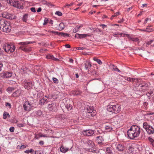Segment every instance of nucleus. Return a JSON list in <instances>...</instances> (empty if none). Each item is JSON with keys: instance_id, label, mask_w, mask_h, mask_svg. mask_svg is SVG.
<instances>
[{"instance_id": "f257e3e1", "label": "nucleus", "mask_w": 154, "mask_h": 154, "mask_svg": "<svg viewBox=\"0 0 154 154\" xmlns=\"http://www.w3.org/2000/svg\"><path fill=\"white\" fill-rule=\"evenodd\" d=\"M140 132L139 127L135 125H133L128 131V135L130 139H133L139 136Z\"/></svg>"}, {"instance_id": "f03ea898", "label": "nucleus", "mask_w": 154, "mask_h": 154, "mask_svg": "<svg viewBox=\"0 0 154 154\" xmlns=\"http://www.w3.org/2000/svg\"><path fill=\"white\" fill-rule=\"evenodd\" d=\"M0 29L4 32H8L11 31V26L7 21L2 19L0 20Z\"/></svg>"}, {"instance_id": "7ed1b4c3", "label": "nucleus", "mask_w": 154, "mask_h": 154, "mask_svg": "<svg viewBox=\"0 0 154 154\" xmlns=\"http://www.w3.org/2000/svg\"><path fill=\"white\" fill-rule=\"evenodd\" d=\"M107 110L113 113H117L121 110L120 106L119 104H109L107 106Z\"/></svg>"}, {"instance_id": "20e7f679", "label": "nucleus", "mask_w": 154, "mask_h": 154, "mask_svg": "<svg viewBox=\"0 0 154 154\" xmlns=\"http://www.w3.org/2000/svg\"><path fill=\"white\" fill-rule=\"evenodd\" d=\"M150 86V84L149 82H143L142 83H139L136 85L135 87H138L139 91L144 92L148 90Z\"/></svg>"}, {"instance_id": "39448f33", "label": "nucleus", "mask_w": 154, "mask_h": 154, "mask_svg": "<svg viewBox=\"0 0 154 154\" xmlns=\"http://www.w3.org/2000/svg\"><path fill=\"white\" fill-rule=\"evenodd\" d=\"M3 48L6 52L9 53L14 52L15 49V47L14 45L7 43L4 44Z\"/></svg>"}, {"instance_id": "423d86ee", "label": "nucleus", "mask_w": 154, "mask_h": 154, "mask_svg": "<svg viewBox=\"0 0 154 154\" xmlns=\"http://www.w3.org/2000/svg\"><path fill=\"white\" fill-rule=\"evenodd\" d=\"M143 126L149 134H153L154 133V129L151 126L149 125L146 122L143 123Z\"/></svg>"}, {"instance_id": "0eeeda50", "label": "nucleus", "mask_w": 154, "mask_h": 154, "mask_svg": "<svg viewBox=\"0 0 154 154\" xmlns=\"http://www.w3.org/2000/svg\"><path fill=\"white\" fill-rule=\"evenodd\" d=\"M96 114V111H94L93 112L90 111H86V110L83 111L82 116L84 118L91 119V117L94 116Z\"/></svg>"}, {"instance_id": "6e6552de", "label": "nucleus", "mask_w": 154, "mask_h": 154, "mask_svg": "<svg viewBox=\"0 0 154 154\" xmlns=\"http://www.w3.org/2000/svg\"><path fill=\"white\" fill-rule=\"evenodd\" d=\"M35 41L32 42H22L19 43L18 44L19 45H21L20 47H19V48L23 51L27 52L28 51V50L26 48V46L25 45H28L30 44H32L35 43Z\"/></svg>"}, {"instance_id": "1a4fd4ad", "label": "nucleus", "mask_w": 154, "mask_h": 154, "mask_svg": "<svg viewBox=\"0 0 154 154\" xmlns=\"http://www.w3.org/2000/svg\"><path fill=\"white\" fill-rule=\"evenodd\" d=\"M11 5L18 8H23V6L20 4L19 1L16 0H11L9 1Z\"/></svg>"}, {"instance_id": "9d476101", "label": "nucleus", "mask_w": 154, "mask_h": 154, "mask_svg": "<svg viewBox=\"0 0 154 154\" xmlns=\"http://www.w3.org/2000/svg\"><path fill=\"white\" fill-rule=\"evenodd\" d=\"M31 99L32 100V102L29 103V101H26L23 104V107L25 110L28 111L30 110L31 109L30 107L31 106L30 104H32L34 102L33 98H31Z\"/></svg>"}, {"instance_id": "9b49d317", "label": "nucleus", "mask_w": 154, "mask_h": 154, "mask_svg": "<svg viewBox=\"0 0 154 154\" xmlns=\"http://www.w3.org/2000/svg\"><path fill=\"white\" fill-rule=\"evenodd\" d=\"M2 16L3 17L10 20H13L16 19L15 16L14 15L7 12L3 14Z\"/></svg>"}, {"instance_id": "f8f14e48", "label": "nucleus", "mask_w": 154, "mask_h": 154, "mask_svg": "<svg viewBox=\"0 0 154 154\" xmlns=\"http://www.w3.org/2000/svg\"><path fill=\"white\" fill-rule=\"evenodd\" d=\"M123 117L122 115H120V116H116L113 117V122L114 123L116 124L119 123L121 122L123 119Z\"/></svg>"}, {"instance_id": "ddd939ff", "label": "nucleus", "mask_w": 154, "mask_h": 154, "mask_svg": "<svg viewBox=\"0 0 154 154\" xmlns=\"http://www.w3.org/2000/svg\"><path fill=\"white\" fill-rule=\"evenodd\" d=\"M94 131L90 129L83 130L82 132L83 134L85 136H91L94 133Z\"/></svg>"}, {"instance_id": "4468645a", "label": "nucleus", "mask_w": 154, "mask_h": 154, "mask_svg": "<svg viewBox=\"0 0 154 154\" xmlns=\"http://www.w3.org/2000/svg\"><path fill=\"white\" fill-rule=\"evenodd\" d=\"M116 149L120 152H122L125 149L124 144H120L117 145Z\"/></svg>"}, {"instance_id": "2eb2a0df", "label": "nucleus", "mask_w": 154, "mask_h": 154, "mask_svg": "<svg viewBox=\"0 0 154 154\" xmlns=\"http://www.w3.org/2000/svg\"><path fill=\"white\" fill-rule=\"evenodd\" d=\"M72 103L73 102L72 100L70 101L69 100L67 102L65 106L68 110H70L72 109Z\"/></svg>"}, {"instance_id": "dca6fc26", "label": "nucleus", "mask_w": 154, "mask_h": 154, "mask_svg": "<svg viewBox=\"0 0 154 154\" xmlns=\"http://www.w3.org/2000/svg\"><path fill=\"white\" fill-rule=\"evenodd\" d=\"M12 73L11 72H6L1 74L2 77L4 78H10L12 76Z\"/></svg>"}, {"instance_id": "f3484780", "label": "nucleus", "mask_w": 154, "mask_h": 154, "mask_svg": "<svg viewBox=\"0 0 154 154\" xmlns=\"http://www.w3.org/2000/svg\"><path fill=\"white\" fill-rule=\"evenodd\" d=\"M22 91L20 89H17L12 94L11 96L13 97H18L21 94Z\"/></svg>"}, {"instance_id": "a211bd4d", "label": "nucleus", "mask_w": 154, "mask_h": 154, "mask_svg": "<svg viewBox=\"0 0 154 154\" xmlns=\"http://www.w3.org/2000/svg\"><path fill=\"white\" fill-rule=\"evenodd\" d=\"M89 35L87 34H79L76 33L75 36V37L77 38L82 39L84 38Z\"/></svg>"}, {"instance_id": "6ab92c4d", "label": "nucleus", "mask_w": 154, "mask_h": 154, "mask_svg": "<svg viewBox=\"0 0 154 154\" xmlns=\"http://www.w3.org/2000/svg\"><path fill=\"white\" fill-rule=\"evenodd\" d=\"M25 88L26 89L29 90L32 88V85L31 82H26L25 83Z\"/></svg>"}, {"instance_id": "aec40b11", "label": "nucleus", "mask_w": 154, "mask_h": 154, "mask_svg": "<svg viewBox=\"0 0 154 154\" xmlns=\"http://www.w3.org/2000/svg\"><path fill=\"white\" fill-rule=\"evenodd\" d=\"M91 66V65L90 62L88 61L86 62L85 63V68L86 70L89 71L90 69Z\"/></svg>"}, {"instance_id": "412c9836", "label": "nucleus", "mask_w": 154, "mask_h": 154, "mask_svg": "<svg viewBox=\"0 0 154 154\" xmlns=\"http://www.w3.org/2000/svg\"><path fill=\"white\" fill-rule=\"evenodd\" d=\"M55 103V102H52L51 104H50L48 105V107L50 109L49 110H52L56 106Z\"/></svg>"}, {"instance_id": "4be33fe9", "label": "nucleus", "mask_w": 154, "mask_h": 154, "mask_svg": "<svg viewBox=\"0 0 154 154\" xmlns=\"http://www.w3.org/2000/svg\"><path fill=\"white\" fill-rule=\"evenodd\" d=\"M85 110H86V111H90L93 112L94 111H95L94 109V108L93 106H87Z\"/></svg>"}, {"instance_id": "5701e85b", "label": "nucleus", "mask_w": 154, "mask_h": 154, "mask_svg": "<svg viewBox=\"0 0 154 154\" xmlns=\"http://www.w3.org/2000/svg\"><path fill=\"white\" fill-rule=\"evenodd\" d=\"M96 140L98 143H102V141L104 140L103 137L101 136H99L96 137Z\"/></svg>"}, {"instance_id": "b1692460", "label": "nucleus", "mask_w": 154, "mask_h": 154, "mask_svg": "<svg viewBox=\"0 0 154 154\" xmlns=\"http://www.w3.org/2000/svg\"><path fill=\"white\" fill-rule=\"evenodd\" d=\"M46 58L52 59L54 61H57L59 59L57 58H55L53 55H48L46 56Z\"/></svg>"}, {"instance_id": "393cba45", "label": "nucleus", "mask_w": 154, "mask_h": 154, "mask_svg": "<svg viewBox=\"0 0 154 154\" xmlns=\"http://www.w3.org/2000/svg\"><path fill=\"white\" fill-rule=\"evenodd\" d=\"M69 150L68 148H66L63 146H61L60 147V151L63 153H64L66 152V151H68Z\"/></svg>"}, {"instance_id": "a878e982", "label": "nucleus", "mask_w": 154, "mask_h": 154, "mask_svg": "<svg viewBox=\"0 0 154 154\" xmlns=\"http://www.w3.org/2000/svg\"><path fill=\"white\" fill-rule=\"evenodd\" d=\"M87 143L89 146L93 147L95 145L94 142L91 140H88L87 141Z\"/></svg>"}, {"instance_id": "bb28decb", "label": "nucleus", "mask_w": 154, "mask_h": 154, "mask_svg": "<svg viewBox=\"0 0 154 154\" xmlns=\"http://www.w3.org/2000/svg\"><path fill=\"white\" fill-rule=\"evenodd\" d=\"M15 89V88L13 87H9L6 90L9 93H11Z\"/></svg>"}, {"instance_id": "cd10ccee", "label": "nucleus", "mask_w": 154, "mask_h": 154, "mask_svg": "<svg viewBox=\"0 0 154 154\" xmlns=\"http://www.w3.org/2000/svg\"><path fill=\"white\" fill-rule=\"evenodd\" d=\"M59 36H62L63 37H69V34L63 32H60V33H59Z\"/></svg>"}, {"instance_id": "c85d7f7f", "label": "nucleus", "mask_w": 154, "mask_h": 154, "mask_svg": "<svg viewBox=\"0 0 154 154\" xmlns=\"http://www.w3.org/2000/svg\"><path fill=\"white\" fill-rule=\"evenodd\" d=\"M106 152L108 154H114V153L112 152V149L111 148L107 147L106 149Z\"/></svg>"}, {"instance_id": "c756f323", "label": "nucleus", "mask_w": 154, "mask_h": 154, "mask_svg": "<svg viewBox=\"0 0 154 154\" xmlns=\"http://www.w3.org/2000/svg\"><path fill=\"white\" fill-rule=\"evenodd\" d=\"M131 82H133L134 84H136L135 86L137 84L138 85V84L139 83V81L138 79L133 78V80L132 81H131Z\"/></svg>"}, {"instance_id": "7c9ffc66", "label": "nucleus", "mask_w": 154, "mask_h": 154, "mask_svg": "<svg viewBox=\"0 0 154 154\" xmlns=\"http://www.w3.org/2000/svg\"><path fill=\"white\" fill-rule=\"evenodd\" d=\"M28 14H24L22 18V20L23 22H26L27 21Z\"/></svg>"}, {"instance_id": "2f4dec72", "label": "nucleus", "mask_w": 154, "mask_h": 154, "mask_svg": "<svg viewBox=\"0 0 154 154\" xmlns=\"http://www.w3.org/2000/svg\"><path fill=\"white\" fill-rule=\"evenodd\" d=\"M65 27V25L64 23H61L59 25V30H62Z\"/></svg>"}, {"instance_id": "473e14b6", "label": "nucleus", "mask_w": 154, "mask_h": 154, "mask_svg": "<svg viewBox=\"0 0 154 154\" xmlns=\"http://www.w3.org/2000/svg\"><path fill=\"white\" fill-rule=\"evenodd\" d=\"M81 92L79 91H72V94L74 95H80Z\"/></svg>"}, {"instance_id": "72a5a7b5", "label": "nucleus", "mask_w": 154, "mask_h": 154, "mask_svg": "<svg viewBox=\"0 0 154 154\" xmlns=\"http://www.w3.org/2000/svg\"><path fill=\"white\" fill-rule=\"evenodd\" d=\"M47 99L44 98V97L41 99L39 101L40 104H44L45 103Z\"/></svg>"}, {"instance_id": "f704fd0d", "label": "nucleus", "mask_w": 154, "mask_h": 154, "mask_svg": "<svg viewBox=\"0 0 154 154\" xmlns=\"http://www.w3.org/2000/svg\"><path fill=\"white\" fill-rule=\"evenodd\" d=\"M34 152V150L32 149H31L30 150L27 149L24 151L25 153L29 154V153L32 154Z\"/></svg>"}, {"instance_id": "c9c22d12", "label": "nucleus", "mask_w": 154, "mask_h": 154, "mask_svg": "<svg viewBox=\"0 0 154 154\" xmlns=\"http://www.w3.org/2000/svg\"><path fill=\"white\" fill-rule=\"evenodd\" d=\"M8 116L9 118L10 117V115L7 112H4L3 115V118L4 119H6L7 117Z\"/></svg>"}, {"instance_id": "e433bc0d", "label": "nucleus", "mask_w": 154, "mask_h": 154, "mask_svg": "<svg viewBox=\"0 0 154 154\" xmlns=\"http://www.w3.org/2000/svg\"><path fill=\"white\" fill-rule=\"evenodd\" d=\"M153 93V91H151L149 92H148L146 94V95L148 97L149 99H150V97H151L152 98V94Z\"/></svg>"}, {"instance_id": "4c0bfd02", "label": "nucleus", "mask_w": 154, "mask_h": 154, "mask_svg": "<svg viewBox=\"0 0 154 154\" xmlns=\"http://www.w3.org/2000/svg\"><path fill=\"white\" fill-rule=\"evenodd\" d=\"M105 129L107 130L108 131H110L112 130L113 128L111 125H106L105 126Z\"/></svg>"}, {"instance_id": "58836bf2", "label": "nucleus", "mask_w": 154, "mask_h": 154, "mask_svg": "<svg viewBox=\"0 0 154 154\" xmlns=\"http://www.w3.org/2000/svg\"><path fill=\"white\" fill-rule=\"evenodd\" d=\"M93 60L94 61H96L100 65H101L102 63V62L100 60L98 59L96 57L94 58Z\"/></svg>"}, {"instance_id": "ea45409f", "label": "nucleus", "mask_w": 154, "mask_h": 154, "mask_svg": "<svg viewBox=\"0 0 154 154\" xmlns=\"http://www.w3.org/2000/svg\"><path fill=\"white\" fill-rule=\"evenodd\" d=\"M36 115L38 116H40L42 114V111L38 110L36 112Z\"/></svg>"}, {"instance_id": "a19ab883", "label": "nucleus", "mask_w": 154, "mask_h": 154, "mask_svg": "<svg viewBox=\"0 0 154 154\" xmlns=\"http://www.w3.org/2000/svg\"><path fill=\"white\" fill-rule=\"evenodd\" d=\"M112 66L113 70L117 71L119 72H121L120 70L116 66H115L114 65H113Z\"/></svg>"}, {"instance_id": "79ce46f5", "label": "nucleus", "mask_w": 154, "mask_h": 154, "mask_svg": "<svg viewBox=\"0 0 154 154\" xmlns=\"http://www.w3.org/2000/svg\"><path fill=\"white\" fill-rule=\"evenodd\" d=\"M48 32H51L54 34L55 35H57L59 36V33H60L59 32H56V31H51L49 30L48 31Z\"/></svg>"}, {"instance_id": "37998d69", "label": "nucleus", "mask_w": 154, "mask_h": 154, "mask_svg": "<svg viewBox=\"0 0 154 154\" xmlns=\"http://www.w3.org/2000/svg\"><path fill=\"white\" fill-rule=\"evenodd\" d=\"M5 106L6 107H8L9 109H11V105L10 103L6 102Z\"/></svg>"}, {"instance_id": "c03bdc74", "label": "nucleus", "mask_w": 154, "mask_h": 154, "mask_svg": "<svg viewBox=\"0 0 154 154\" xmlns=\"http://www.w3.org/2000/svg\"><path fill=\"white\" fill-rule=\"evenodd\" d=\"M41 2H42L43 4H44V5L46 4L48 6H49V5L50 4L48 2H47V1L45 0H43Z\"/></svg>"}, {"instance_id": "a18cd8bd", "label": "nucleus", "mask_w": 154, "mask_h": 154, "mask_svg": "<svg viewBox=\"0 0 154 154\" xmlns=\"http://www.w3.org/2000/svg\"><path fill=\"white\" fill-rule=\"evenodd\" d=\"M53 80L54 82L56 84H58L59 82L58 80L56 78L53 77Z\"/></svg>"}, {"instance_id": "49530a36", "label": "nucleus", "mask_w": 154, "mask_h": 154, "mask_svg": "<svg viewBox=\"0 0 154 154\" xmlns=\"http://www.w3.org/2000/svg\"><path fill=\"white\" fill-rule=\"evenodd\" d=\"M119 12H117L114 15H113L111 17L110 19L111 20H112L114 17L119 15Z\"/></svg>"}, {"instance_id": "de8ad7c7", "label": "nucleus", "mask_w": 154, "mask_h": 154, "mask_svg": "<svg viewBox=\"0 0 154 154\" xmlns=\"http://www.w3.org/2000/svg\"><path fill=\"white\" fill-rule=\"evenodd\" d=\"M149 140L151 142L152 146L154 147V140L150 137H149Z\"/></svg>"}, {"instance_id": "09e8293b", "label": "nucleus", "mask_w": 154, "mask_h": 154, "mask_svg": "<svg viewBox=\"0 0 154 154\" xmlns=\"http://www.w3.org/2000/svg\"><path fill=\"white\" fill-rule=\"evenodd\" d=\"M140 30L142 31H144L145 32H150L152 31V29H149V30H147L146 29H140Z\"/></svg>"}, {"instance_id": "8fccbe9b", "label": "nucleus", "mask_w": 154, "mask_h": 154, "mask_svg": "<svg viewBox=\"0 0 154 154\" xmlns=\"http://www.w3.org/2000/svg\"><path fill=\"white\" fill-rule=\"evenodd\" d=\"M56 14H57L58 16H62V14L60 11H57L55 13Z\"/></svg>"}, {"instance_id": "3c124183", "label": "nucleus", "mask_w": 154, "mask_h": 154, "mask_svg": "<svg viewBox=\"0 0 154 154\" xmlns=\"http://www.w3.org/2000/svg\"><path fill=\"white\" fill-rule=\"evenodd\" d=\"M48 19L47 18H45L44 20V23L43 24L44 25H45L48 23Z\"/></svg>"}, {"instance_id": "603ef678", "label": "nucleus", "mask_w": 154, "mask_h": 154, "mask_svg": "<svg viewBox=\"0 0 154 154\" xmlns=\"http://www.w3.org/2000/svg\"><path fill=\"white\" fill-rule=\"evenodd\" d=\"M91 152H92L96 153H98L99 152L98 150L97 149H95L94 148L91 149Z\"/></svg>"}, {"instance_id": "864d4df0", "label": "nucleus", "mask_w": 154, "mask_h": 154, "mask_svg": "<svg viewBox=\"0 0 154 154\" xmlns=\"http://www.w3.org/2000/svg\"><path fill=\"white\" fill-rule=\"evenodd\" d=\"M9 130L10 132H13L14 131V127H11L9 129Z\"/></svg>"}, {"instance_id": "5fc2aeb1", "label": "nucleus", "mask_w": 154, "mask_h": 154, "mask_svg": "<svg viewBox=\"0 0 154 154\" xmlns=\"http://www.w3.org/2000/svg\"><path fill=\"white\" fill-rule=\"evenodd\" d=\"M126 80L128 81L131 82L133 80V78L127 77Z\"/></svg>"}, {"instance_id": "6e6d98bb", "label": "nucleus", "mask_w": 154, "mask_h": 154, "mask_svg": "<svg viewBox=\"0 0 154 154\" xmlns=\"http://www.w3.org/2000/svg\"><path fill=\"white\" fill-rule=\"evenodd\" d=\"M17 126L19 128H20L21 127H23L24 126V125L22 123H18L17 124Z\"/></svg>"}, {"instance_id": "4d7b16f0", "label": "nucleus", "mask_w": 154, "mask_h": 154, "mask_svg": "<svg viewBox=\"0 0 154 154\" xmlns=\"http://www.w3.org/2000/svg\"><path fill=\"white\" fill-rule=\"evenodd\" d=\"M79 30H78V29L76 27H75L73 30V32L75 33L78 32Z\"/></svg>"}, {"instance_id": "13d9d810", "label": "nucleus", "mask_w": 154, "mask_h": 154, "mask_svg": "<svg viewBox=\"0 0 154 154\" xmlns=\"http://www.w3.org/2000/svg\"><path fill=\"white\" fill-rule=\"evenodd\" d=\"M3 64L0 61V71H1L2 70V69L3 67Z\"/></svg>"}, {"instance_id": "bf43d9fd", "label": "nucleus", "mask_w": 154, "mask_h": 154, "mask_svg": "<svg viewBox=\"0 0 154 154\" xmlns=\"http://www.w3.org/2000/svg\"><path fill=\"white\" fill-rule=\"evenodd\" d=\"M30 10L32 12H36V11L35 10V8L34 7H32L30 8Z\"/></svg>"}, {"instance_id": "052dcab7", "label": "nucleus", "mask_w": 154, "mask_h": 154, "mask_svg": "<svg viewBox=\"0 0 154 154\" xmlns=\"http://www.w3.org/2000/svg\"><path fill=\"white\" fill-rule=\"evenodd\" d=\"M73 3H72L69 4H67L65 7H69L71 6L73 4Z\"/></svg>"}, {"instance_id": "680f3d73", "label": "nucleus", "mask_w": 154, "mask_h": 154, "mask_svg": "<svg viewBox=\"0 0 154 154\" xmlns=\"http://www.w3.org/2000/svg\"><path fill=\"white\" fill-rule=\"evenodd\" d=\"M35 154H42L41 152L38 151H36L35 152Z\"/></svg>"}, {"instance_id": "e2e57ef3", "label": "nucleus", "mask_w": 154, "mask_h": 154, "mask_svg": "<svg viewBox=\"0 0 154 154\" xmlns=\"http://www.w3.org/2000/svg\"><path fill=\"white\" fill-rule=\"evenodd\" d=\"M153 40H151L150 41H148L147 43V44L148 45H150L151 43L153 42Z\"/></svg>"}, {"instance_id": "0e129e2a", "label": "nucleus", "mask_w": 154, "mask_h": 154, "mask_svg": "<svg viewBox=\"0 0 154 154\" xmlns=\"http://www.w3.org/2000/svg\"><path fill=\"white\" fill-rule=\"evenodd\" d=\"M132 40L135 42H137L139 41V39L137 38H134L132 39Z\"/></svg>"}, {"instance_id": "69168bd1", "label": "nucleus", "mask_w": 154, "mask_h": 154, "mask_svg": "<svg viewBox=\"0 0 154 154\" xmlns=\"http://www.w3.org/2000/svg\"><path fill=\"white\" fill-rule=\"evenodd\" d=\"M133 147L131 146H129V147H128V149L130 150V151H132L133 150Z\"/></svg>"}, {"instance_id": "338daca9", "label": "nucleus", "mask_w": 154, "mask_h": 154, "mask_svg": "<svg viewBox=\"0 0 154 154\" xmlns=\"http://www.w3.org/2000/svg\"><path fill=\"white\" fill-rule=\"evenodd\" d=\"M65 47L67 48H71V46L69 44H66L65 45Z\"/></svg>"}, {"instance_id": "774afa93", "label": "nucleus", "mask_w": 154, "mask_h": 154, "mask_svg": "<svg viewBox=\"0 0 154 154\" xmlns=\"http://www.w3.org/2000/svg\"><path fill=\"white\" fill-rule=\"evenodd\" d=\"M76 27L78 29V30L79 31V30L80 29V28L83 27V26L82 25L79 26H76Z\"/></svg>"}]
</instances>
